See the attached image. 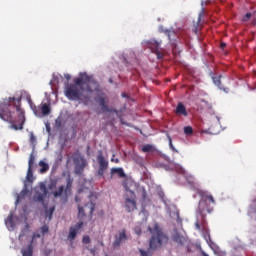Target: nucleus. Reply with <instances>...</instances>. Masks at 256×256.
Returning <instances> with one entry per match:
<instances>
[{
    "label": "nucleus",
    "instance_id": "f257e3e1",
    "mask_svg": "<svg viewBox=\"0 0 256 256\" xmlns=\"http://www.w3.org/2000/svg\"><path fill=\"white\" fill-rule=\"evenodd\" d=\"M0 118L11 123L10 128L23 130L26 122L25 111L21 108V98L9 97L4 107L0 110Z\"/></svg>",
    "mask_w": 256,
    "mask_h": 256
},
{
    "label": "nucleus",
    "instance_id": "f03ea898",
    "mask_svg": "<svg viewBox=\"0 0 256 256\" xmlns=\"http://www.w3.org/2000/svg\"><path fill=\"white\" fill-rule=\"evenodd\" d=\"M87 80L88 77L86 75H79V77L74 80V84L67 83L64 88L65 97L69 100L89 105L91 102L90 97L82 94V91H85L84 83H86Z\"/></svg>",
    "mask_w": 256,
    "mask_h": 256
},
{
    "label": "nucleus",
    "instance_id": "7ed1b4c3",
    "mask_svg": "<svg viewBox=\"0 0 256 256\" xmlns=\"http://www.w3.org/2000/svg\"><path fill=\"white\" fill-rule=\"evenodd\" d=\"M199 195L201 199L198 205V213L202 216L203 219H205L208 214L213 212L214 207L212 204H216V200L214 199L213 195L204 191L199 192Z\"/></svg>",
    "mask_w": 256,
    "mask_h": 256
},
{
    "label": "nucleus",
    "instance_id": "20e7f679",
    "mask_svg": "<svg viewBox=\"0 0 256 256\" xmlns=\"http://www.w3.org/2000/svg\"><path fill=\"white\" fill-rule=\"evenodd\" d=\"M148 231L152 235L149 241L150 249H159L162 247V245H164V243L168 242V237L165 235L158 224H155L153 229L149 227Z\"/></svg>",
    "mask_w": 256,
    "mask_h": 256
},
{
    "label": "nucleus",
    "instance_id": "39448f33",
    "mask_svg": "<svg viewBox=\"0 0 256 256\" xmlns=\"http://www.w3.org/2000/svg\"><path fill=\"white\" fill-rule=\"evenodd\" d=\"M126 191L125 195V208L128 212H133L137 209L136 194L130 189L127 183L124 184Z\"/></svg>",
    "mask_w": 256,
    "mask_h": 256
},
{
    "label": "nucleus",
    "instance_id": "423d86ee",
    "mask_svg": "<svg viewBox=\"0 0 256 256\" xmlns=\"http://www.w3.org/2000/svg\"><path fill=\"white\" fill-rule=\"evenodd\" d=\"M80 75H85L87 77V81L83 83L86 86L84 91L87 93L100 92V83L94 80L93 77L89 76L87 73H81Z\"/></svg>",
    "mask_w": 256,
    "mask_h": 256
},
{
    "label": "nucleus",
    "instance_id": "0eeeda50",
    "mask_svg": "<svg viewBox=\"0 0 256 256\" xmlns=\"http://www.w3.org/2000/svg\"><path fill=\"white\" fill-rule=\"evenodd\" d=\"M129 240L126 229H122L114 236V241L112 243L113 249H118L125 242Z\"/></svg>",
    "mask_w": 256,
    "mask_h": 256
},
{
    "label": "nucleus",
    "instance_id": "6e6552de",
    "mask_svg": "<svg viewBox=\"0 0 256 256\" xmlns=\"http://www.w3.org/2000/svg\"><path fill=\"white\" fill-rule=\"evenodd\" d=\"M96 159H97V162H98V165H99V169L97 171V174L100 175V176H104L105 171L109 168V162L104 157L102 151H99Z\"/></svg>",
    "mask_w": 256,
    "mask_h": 256
},
{
    "label": "nucleus",
    "instance_id": "1a4fd4ad",
    "mask_svg": "<svg viewBox=\"0 0 256 256\" xmlns=\"http://www.w3.org/2000/svg\"><path fill=\"white\" fill-rule=\"evenodd\" d=\"M161 43L162 42H158L156 40H152L151 42H149L148 47L150 48V50L156 54L157 59L161 60L164 58V53L160 51L161 48Z\"/></svg>",
    "mask_w": 256,
    "mask_h": 256
},
{
    "label": "nucleus",
    "instance_id": "9d476101",
    "mask_svg": "<svg viewBox=\"0 0 256 256\" xmlns=\"http://www.w3.org/2000/svg\"><path fill=\"white\" fill-rule=\"evenodd\" d=\"M84 223L83 221H79L76 225L74 226H71L69 228V234L67 236V238L70 240V241H73L74 239H76L79 231L82 229Z\"/></svg>",
    "mask_w": 256,
    "mask_h": 256
},
{
    "label": "nucleus",
    "instance_id": "9b49d317",
    "mask_svg": "<svg viewBox=\"0 0 256 256\" xmlns=\"http://www.w3.org/2000/svg\"><path fill=\"white\" fill-rule=\"evenodd\" d=\"M40 192H36L33 199L37 202H44V198L48 194V188L44 183H41L39 186Z\"/></svg>",
    "mask_w": 256,
    "mask_h": 256
},
{
    "label": "nucleus",
    "instance_id": "f8f14e48",
    "mask_svg": "<svg viewBox=\"0 0 256 256\" xmlns=\"http://www.w3.org/2000/svg\"><path fill=\"white\" fill-rule=\"evenodd\" d=\"M96 102L102 107V110L105 111V112H110V113H116L118 114V110L116 109H109L107 103H106V98L105 97H99Z\"/></svg>",
    "mask_w": 256,
    "mask_h": 256
},
{
    "label": "nucleus",
    "instance_id": "ddd939ff",
    "mask_svg": "<svg viewBox=\"0 0 256 256\" xmlns=\"http://www.w3.org/2000/svg\"><path fill=\"white\" fill-rule=\"evenodd\" d=\"M175 114L179 117H188L189 113L186 106L183 103H178L175 109Z\"/></svg>",
    "mask_w": 256,
    "mask_h": 256
},
{
    "label": "nucleus",
    "instance_id": "4468645a",
    "mask_svg": "<svg viewBox=\"0 0 256 256\" xmlns=\"http://www.w3.org/2000/svg\"><path fill=\"white\" fill-rule=\"evenodd\" d=\"M221 78H222V76H215V77H212L213 83H214L215 86H217L220 90H223L225 93H229V92H230V89H229V88H226V87H224V86L222 85Z\"/></svg>",
    "mask_w": 256,
    "mask_h": 256
},
{
    "label": "nucleus",
    "instance_id": "2eb2a0df",
    "mask_svg": "<svg viewBox=\"0 0 256 256\" xmlns=\"http://www.w3.org/2000/svg\"><path fill=\"white\" fill-rule=\"evenodd\" d=\"M173 240L176 242V243H179L180 245H184L185 241H186V238L184 235L180 234L178 232V229L175 228L174 229V235H173Z\"/></svg>",
    "mask_w": 256,
    "mask_h": 256
},
{
    "label": "nucleus",
    "instance_id": "dca6fc26",
    "mask_svg": "<svg viewBox=\"0 0 256 256\" xmlns=\"http://www.w3.org/2000/svg\"><path fill=\"white\" fill-rule=\"evenodd\" d=\"M87 197L89 198V202L87 204H85V207H89V212L90 214H92L95 211V206L96 204L92 201L93 198H96V196L94 195L93 192H89V195H87Z\"/></svg>",
    "mask_w": 256,
    "mask_h": 256
},
{
    "label": "nucleus",
    "instance_id": "f3484780",
    "mask_svg": "<svg viewBox=\"0 0 256 256\" xmlns=\"http://www.w3.org/2000/svg\"><path fill=\"white\" fill-rule=\"evenodd\" d=\"M27 102H28L31 110L33 111L34 115L40 116V109L36 105H34L32 99H31V96L27 97Z\"/></svg>",
    "mask_w": 256,
    "mask_h": 256
},
{
    "label": "nucleus",
    "instance_id": "a211bd4d",
    "mask_svg": "<svg viewBox=\"0 0 256 256\" xmlns=\"http://www.w3.org/2000/svg\"><path fill=\"white\" fill-rule=\"evenodd\" d=\"M111 175L117 174L120 178H125L126 174L123 168H111Z\"/></svg>",
    "mask_w": 256,
    "mask_h": 256
},
{
    "label": "nucleus",
    "instance_id": "6ab92c4d",
    "mask_svg": "<svg viewBox=\"0 0 256 256\" xmlns=\"http://www.w3.org/2000/svg\"><path fill=\"white\" fill-rule=\"evenodd\" d=\"M22 256H33V244L30 243L27 248L21 250Z\"/></svg>",
    "mask_w": 256,
    "mask_h": 256
},
{
    "label": "nucleus",
    "instance_id": "aec40b11",
    "mask_svg": "<svg viewBox=\"0 0 256 256\" xmlns=\"http://www.w3.org/2000/svg\"><path fill=\"white\" fill-rule=\"evenodd\" d=\"M40 110H41V114L43 116H48L50 113H51V108L48 104L44 103L41 105L40 107Z\"/></svg>",
    "mask_w": 256,
    "mask_h": 256
},
{
    "label": "nucleus",
    "instance_id": "412c9836",
    "mask_svg": "<svg viewBox=\"0 0 256 256\" xmlns=\"http://www.w3.org/2000/svg\"><path fill=\"white\" fill-rule=\"evenodd\" d=\"M38 164L41 167L39 170L41 174L46 173L50 169L49 164H47L45 161H39Z\"/></svg>",
    "mask_w": 256,
    "mask_h": 256
},
{
    "label": "nucleus",
    "instance_id": "4be33fe9",
    "mask_svg": "<svg viewBox=\"0 0 256 256\" xmlns=\"http://www.w3.org/2000/svg\"><path fill=\"white\" fill-rule=\"evenodd\" d=\"M54 212H55V206H52L49 209H46L45 210V217L48 218V220H52Z\"/></svg>",
    "mask_w": 256,
    "mask_h": 256
},
{
    "label": "nucleus",
    "instance_id": "5701e85b",
    "mask_svg": "<svg viewBox=\"0 0 256 256\" xmlns=\"http://www.w3.org/2000/svg\"><path fill=\"white\" fill-rule=\"evenodd\" d=\"M5 224L7 227H11L14 228L15 227V222L13 221V214H10L6 220H5Z\"/></svg>",
    "mask_w": 256,
    "mask_h": 256
},
{
    "label": "nucleus",
    "instance_id": "b1692460",
    "mask_svg": "<svg viewBox=\"0 0 256 256\" xmlns=\"http://www.w3.org/2000/svg\"><path fill=\"white\" fill-rule=\"evenodd\" d=\"M35 159H36V157H35L34 153L33 152L30 153L29 160H28V168H33V166L35 164Z\"/></svg>",
    "mask_w": 256,
    "mask_h": 256
},
{
    "label": "nucleus",
    "instance_id": "393cba45",
    "mask_svg": "<svg viewBox=\"0 0 256 256\" xmlns=\"http://www.w3.org/2000/svg\"><path fill=\"white\" fill-rule=\"evenodd\" d=\"M64 190H65V187H64V186L58 187L57 191H54V192H53V196H54L55 198H58V197L62 196Z\"/></svg>",
    "mask_w": 256,
    "mask_h": 256
},
{
    "label": "nucleus",
    "instance_id": "a878e982",
    "mask_svg": "<svg viewBox=\"0 0 256 256\" xmlns=\"http://www.w3.org/2000/svg\"><path fill=\"white\" fill-rule=\"evenodd\" d=\"M184 134H185L186 136H191V135H193V134H194V129H193V127H192V126H186V127H184Z\"/></svg>",
    "mask_w": 256,
    "mask_h": 256
},
{
    "label": "nucleus",
    "instance_id": "bb28decb",
    "mask_svg": "<svg viewBox=\"0 0 256 256\" xmlns=\"http://www.w3.org/2000/svg\"><path fill=\"white\" fill-rule=\"evenodd\" d=\"M32 170H33V168L28 167L26 179H27V181H29V182H32V181H33V171H32Z\"/></svg>",
    "mask_w": 256,
    "mask_h": 256
},
{
    "label": "nucleus",
    "instance_id": "cd10ccee",
    "mask_svg": "<svg viewBox=\"0 0 256 256\" xmlns=\"http://www.w3.org/2000/svg\"><path fill=\"white\" fill-rule=\"evenodd\" d=\"M28 193L27 189H24L20 192V194L17 196L16 202L19 203L21 201V199L24 198V196H26Z\"/></svg>",
    "mask_w": 256,
    "mask_h": 256
},
{
    "label": "nucleus",
    "instance_id": "c85d7f7f",
    "mask_svg": "<svg viewBox=\"0 0 256 256\" xmlns=\"http://www.w3.org/2000/svg\"><path fill=\"white\" fill-rule=\"evenodd\" d=\"M57 183V180H50L47 188L52 191L57 187Z\"/></svg>",
    "mask_w": 256,
    "mask_h": 256
},
{
    "label": "nucleus",
    "instance_id": "c756f323",
    "mask_svg": "<svg viewBox=\"0 0 256 256\" xmlns=\"http://www.w3.org/2000/svg\"><path fill=\"white\" fill-rule=\"evenodd\" d=\"M62 125H63V119L61 117H58L55 120V128L61 129Z\"/></svg>",
    "mask_w": 256,
    "mask_h": 256
},
{
    "label": "nucleus",
    "instance_id": "7c9ffc66",
    "mask_svg": "<svg viewBox=\"0 0 256 256\" xmlns=\"http://www.w3.org/2000/svg\"><path fill=\"white\" fill-rule=\"evenodd\" d=\"M85 216L84 208L81 205H78V217L82 218Z\"/></svg>",
    "mask_w": 256,
    "mask_h": 256
},
{
    "label": "nucleus",
    "instance_id": "2f4dec72",
    "mask_svg": "<svg viewBox=\"0 0 256 256\" xmlns=\"http://www.w3.org/2000/svg\"><path fill=\"white\" fill-rule=\"evenodd\" d=\"M82 243H84V245H89V243H91L90 236H88V235L83 236Z\"/></svg>",
    "mask_w": 256,
    "mask_h": 256
},
{
    "label": "nucleus",
    "instance_id": "473e14b6",
    "mask_svg": "<svg viewBox=\"0 0 256 256\" xmlns=\"http://www.w3.org/2000/svg\"><path fill=\"white\" fill-rule=\"evenodd\" d=\"M40 231H41L42 235H45L46 233H49V226L48 225H43L40 228Z\"/></svg>",
    "mask_w": 256,
    "mask_h": 256
},
{
    "label": "nucleus",
    "instance_id": "72a5a7b5",
    "mask_svg": "<svg viewBox=\"0 0 256 256\" xmlns=\"http://www.w3.org/2000/svg\"><path fill=\"white\" fill-rule=\"evenodd\" d=\"M152 149H153V146L150 145V144L145 145L144 147H142L143 152H150Z\"/></svg>",
    "mask_w": 256,
    "mask_h": 256
},
{
    "label": "nucleus",
    "instance_id": "f704fd0d",
    "mask_svg": "<svg viewBox=\"0 0 256 256\" xmlns=\"http://www.w3.org/2000/svg\"><path fill=\"white\" fill-rule=\"evenodd\" d=\"M134 233H135L136 235H141V234H142V228H141V226H135V227H134Z\"/></svg>",
    "mask_w": 256,
    "mask_h": 256
},
{
    "label": "nucleus",
    "instance_id": "c9c22d12",
    "mask_svg": "<svg viewBox=\"0 0 256 256\" xmlns=\"http://www.w3.org/2000/svg\"><path fill=\"white\" fill-rule=\"evenodd\" d=\"M251 16H252L251 13H247V14L242 18V21H243V22L250 21V20H251Z\"/></svg>",
    "mask_w": 256,
    "mask_h": 256
},
{
    "label": "nucleus",
    "instance_id": "e433bc0d",
    "mask_svg": "<svg viewBox=\"0 0 256 256\" xmlns=\"http://www.w3.org/2000/svg\"><path fill=\"white\" fill-rule=\"evenodd\" d=\"M139 253H140L141 256H152L151 253H149L147 251H144L143 249H140Z\"/></svg>",
    "mask_w": 256,
    "mask_h": 256
},
{
    "label": "nucleus",
    "instance_id": "4c0bfd02",
    "mask_svg": "<svg viewBox=\"0 0 256 256\" xmlns=\"http://www.w3.org/2000/svg\"><path fill=\"white\" fill-rule=\"evenodd\" d=\"M169 147H170V149H171L172 151L178 152V151L176 150V148L174 147V145H173L172 138H169Z\"/></svg>",
    "mask_w": 256,
    "mask_h": 256
},
{
    "label": "nucleus",
    "instance_id": "58836bf2",
    "mask_svg": "<svg viewBox=\"0 0 256 256\" xmlns=\"http://www.w3.org/2000/svg\"><path fill=\"white\" fill-rule=\"evenodd\" d=\"M41 235L39 233L33 234L31 244L33 245L34 239H40Z\"/></svg>",
    "mask_w": 256,
    "mask_h": 256
},
{
    "label": "nucleus",
    "instance_id": "ea45409f",
    "mask_svg": "<svg viewBox=\"0 0 256 256\" xmlns=\"http://www.w3.org/2000/svg\"><path fill=\"white\" fill-rule=\"evenodd\" d=\"M36 141V137L33 132L30 133V142L34 143Z\"/></svg>",
    "mask_w": 256,
    "mask_h": 256
},
{
    "label": "nucleus",
    "instance_id": "a19ab883",
    "mask_svg": "<svg viewBox=\"0 0 256 256\" xmlns=\"http://www.w3.org/2000/svg\"><path fill=\"white\" fill-rule=\"evenodd\" d=\"M71 186H72V180H71V179H68V180H67V184H66V189L71 188Z\"/></svg>",
    "mask_w": 256,
    "mask_h": 256
},
{
    "label": "nucleus",
    "instance_id": "79ce46f5",
    "mask_svg": "<svg viewBox=\"0 0 256 256\" xmlns=\"http://www.w3.org/2000/svg\"><path fill=\"white\" fill-rule=\"evenodd\" d=\"M204 15H205V12H204V11L200 12L199 18H198V23L201 22V19H202V17H204Z\"/></svg>",
    "mask_w": 256,
    "mask_h": 256
},
{
    "label": "nucleus",
    "instance_id": "37998d69",
    "mask_svg": "<svg viewBox=\"0 0 256 256\" xmlns=\"http://www.w3.org/2000/svg\"><path fill=\"white\" fill-rule=\"evenodd\" d=\"M64 78H65L67 81H70L72 77H71L70 74H64Z\"/></svg>",
    "mask_w": 256,
    "mask_h": 256
},
{
    "label": "nucleus",
    "instance_id": "c03bdc74",
    "mask_svg": "<svg viewBox=\"0 0 256 256\" xmlns=\"http://www.w3.org/2000/svg\"><path fill=\"white\" fill-rule=\"evenodd\" d=\"M226 47H227V44H226L225 42H222V43L220 44V48H221L222 50H224Z\"/></svg>",
    "mask_w": 256,
    "mask_h": 256
},
{
    "label": "nucleus",
    "instance_id": "a18cd8bd",
    "mask_svg": "<svg viewBox=\"0 0 256 256\" xmlns=\"http://www.w3.org/2000/svg\"><path fill=\"white\" fill-rule=\"evenodd\" d=\"M166 34L168 36V39L171 40V34H174V32L166 31Z\"/></svg>",
    "mask_w": 256,
    "mask_h": 256
},
{
    "label": "nucleus",
    "instance_id": "49530a36",
    "mask_svg": "<svg viewBox=\"0 0 256 256\" xmlns=\"http://www.w3.org/2000/svg\"><path fill=\"white\" fill-rule=\"evenodd\" d=\"M195 225H196V228H197L198 230H201V225H200L199 222H196Z\"/></svg>",
    "mask_w": 256,
    "mask_h": 256
},
{
    "label": "nucleus",
    "instance_id": "de8ad7c7",
    "mask_svg": "<svg viewBox=\"0 0 256 256\" xmlns=\"http://www.w3.org/2000/svg\"><path fill=\"white\" fill-rule=\"evenodd\" d=\"M75 201L76 202H80L81 201V197L80 196H75Z\"/></svg>",
    "mask_w": 256,
    "mask_h": 256
},
{
    "label": "nucleus",
    "instance_id": "09e8293b",
    "mask_svg": "<svg viewBox=\"0 0 256 256\" xmlns=\"http://www.w3.org/2000/svg\"><path fill=\"white\" fill-rule=\"evenodd\" d=\"M202 256H209L204 250L201 251Z\"/></svg>",
    "mask_w": 256,
    "mask_h": 256
},
{
    "label": "nucleus",
    "instance_id": "8fccbe9b",
    "mask_svg": "<svg viewBox=\"0 0 256 256\" xmlns=\"http://www.w3.org/2000/svg\"><path fill=\"white\" fill-rule=\"evenodd\" d=\"M202 256H209L204 250L201 251Z\"/></svg>",
    "mask_w": 256,
    "mask_h": 256
},
{
    "label": "nucleus",
    "instance_id": "3c124183",
    "mask_svg": "<svg viewBox=\"0 0 256 256\" xmlns=\"http://www.w3.org/2000/svg\"><path fill=\"white\" fill-rule=\"evenodd\" d=\"M115 162H116V163H119V159H115Z\"/></svg>",
    "mask_w": 256,
    "mask_h": 256
},
{
    "label": "nucleus",
    "instance_id": "603ef678",
    "mask_svg": "<svg viewBox=\"0 0 256 256\" xmlns=\"http://www.w3.org/2000/svg\"><path fill=\"white\" fill-rule=\"evenodd\" d=\"M90 253H95V250H90Z\"/></svg>",
    "mask_w": 256,
    "mask_h": 256
},
{
    "label": "nucleus",
    "instance_id": "864d4df0",
    "mask_svg": "<svg viewBox=\"0 0 256 256\" xmlns=\"http://www.w3.org/2000/svg\"><path fill=\"white\" fill-rule=\"evenodd\" d=\"M82 193V190H79V194H81Z\"/></svg>",
    "mask_w": 256,
    "mask_h": 256
},
{
    "label": "nucleus",
    "instance_id": "5fc2aeb1",
    "mask_svg": "<svg viewBox=\"0 0 256 256\" xmlns=\"http://www.w3.org/2000/svg\"><path fill=\"white\" fill-rule=\"evenodd\" d=\"M85 164L82 165V168H84Z\"/></svg>",
    "mask_w": 256,
    "mask_h": 256
},
{
    "label": "nucleus",
    "instance_id": "6e6d98bb",
    "mask_svg": "<svg viewBox=\"0 0 256 256\" xmlns=\"http://www.w3.org/2000/svg\"><path fill=\"white\" fill-rule=\"evenodd\" d=\"M85 164L82 165V168H84Z\"/></svg>",
    "mask_w": 256,
    "mask_h": 256
},
{
    "label": "nucleus",
    "instance_id": "4d7b16f0",
    "mask_svg": "<svg viewBox=\"0 0 256 256\" xmlns=\"http://www.w3.org/2000/svg\"><path fill=\"white\" fill-rule=\"evenodd\" d=\"M124 97H126V94H123Z\"/></svg>",
    "mask_w": 256,
    "mask_h": 256
}]
</instances>
